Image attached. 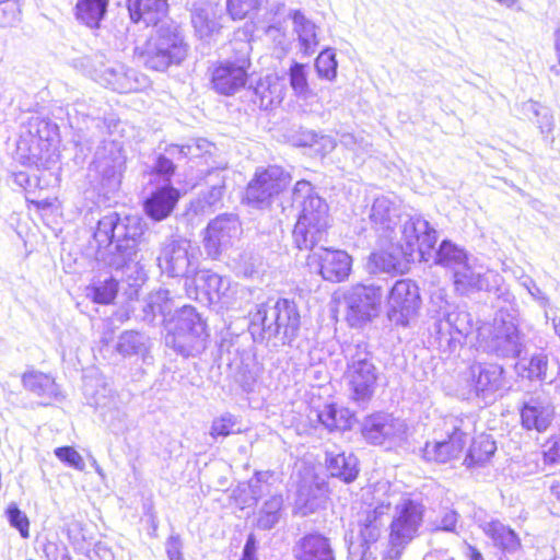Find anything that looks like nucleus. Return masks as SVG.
I'll list each match as a JSON object with an SVG mask.
<instances>
[{"label":"nucleus","mask_w":560,"mask_h":560,"mask_svg":"<svg viewBox=\"0 0 560 560\" xmlns=\"http://www.w3.org/2000/svg\"><path fill=\"white\" fill-rule=\"evenodd\" d=\"M142 234L139 218L115 211L104 214L93 232L96 260L126 273L128 278L139 279L142 273L139 254Z\"/></svg>","instance_id":"obj_1"},{"label":"nucleus","mask_w":560,"mask_h":560,"mask_svg":"<svg viewBox=\"0 0 560 560\" xmlns=\"http://www.w3.org/2000/svg\"><path fill=\"white\" fill-rule=\"evenodd\" d=\"M293 201L301 208L293 230L294 243L300 249H313L327 233L328 205L314 192L312 184L307 180H299L295 184Z\"/></svg>","instance_id":"obj_2"},{"label":"nucleus","mask_w":560,"mask_h":560,"mask_svg":"<svg viewBox=\"0 0 560 560\" xmlns=\"http://www.w3.org/2000/svg\"><path fill=\"white\" fill-rule=\"evenodd\" d=\"M26 129L18 141V160L24 165L37 168H49L56 164L59 159L57 126L38 116H32Z\"/></svg>","instance_id":"obj_3"},{"label":"nucleus","mask_w":560,"mask_h":560,"mask_svg":"<svg viewBox=\"0 0 560 560\" xmlns=\"http://www.w3.org/2000/svg\"><path fill=\"white\" fill-rule=\"evenodd\" d=\"M137 51L148 68L164 71L186 58L188 45L177 25L163 23L142 46L137 47Z\"/></svg>","instance_id":"obj_4"},{"label":"nucleus","mask_w":560,"mask_h":560,"mask_svg":"<svg viewBox=\"0 0 560 560\" xmlns=\"http://www.w3.org/2000/svg\"><path fill=\"white\" fill-rule=\"evenodd\" d=\"M395 513L390 523L389 549L383 560H398L404 548L418 535L423 522L424 506L409 497L389 493Z\"/></svg>","instance_id":"obj_5"},{"label":"nucleus","mask_w":560,"mask_h":560,"mask_svg":"<svg viewBox=\"0 0 560 560\" xmlns=\"http://www.w3.org/2000/svg\"><path fill=\"white\" fill-rule=\"evenodd\" d=\"M166 345L183 357H195L206 349V324L192 306L185 305L168 323Z\"/></svg>","instance_id":"obj_6"},{"label":"nucleus","mask_w":560,"mask_h":560,"mask_svg":"<svg viewBox=\"0 0 560 560\" xmlns=\"http://www.w3.org/2000/svg\"><path fill=\"white\" fill-rule=\"evenodd\" d=\"M347 359L345 381L350 397L359 402H368L375 393L378 371L365 345H349L343 350Z\"/></svg>","instance_id":"obj_7"},{"label":"nucleus","mask_w":560,"mask_h":560,"mask_svg":"<svg viewBox=\"0 0 560 560\" xmlns=\"http://www.w3.org/2000/svg\"><path fill=\"white\" fill-rule=\"evenodd\" d=\"M454 291L459 295H469L475 292L486 291L494 293L504 302L514 300L513 294L504 285L503 277L491 269H485L471 257L452 275H450Z\"/></svg>","instance_id":"obj_8"},{"label":"nucleus","mask_w":560,"mask_h":560,"mask_svg":"<svg viewBox=\"0 0 560 560\" xmlns=\"http://www.w3.org/2000/svg\"><path fill=\"white\" fill-rule=\"evenodd\" d=\"M388 241L399 244L412 258L418 253L420 260L429 261L438 242V233L421 215H406Z\"/></svg>","instance_id":"obj_9"},{"label":"nucleus","mask_w":560,"mask_h":560,"mask_svg":"<svg viewBox=\"0 0 560 560\" xmlns=\"http://www.w3.org/2000/svg\"><path fill=\"white\" fill-rule=\"evenodd\" d=\"M250 45L245 40L233 43L235 56L220 62L212 72L213 89L223 95H233L245 86L250 67Z\"/></svg>","instance_id":"obj_10"},{"label":"nucleus","mask_w":560,"mask_h":560,"mask_svg":"<svg viewBox=\"0 0 560 560\" xmlns=\"http://www.w3.org/2000/svg\"><path fill=\"white\" fill-rule=\"evenodd\" d=\"M158 266L170 277H185L191 281L198 268V248L185 238H172L163 243Z\"/></svg>","instance_id":"obj_11"},{"label":"nucleus","mask_w":560,"mask_h":560,"mask_svg":"<svg viewBox=\"0 0 560 560\" xmlns=\"http://www.w3.org/2000/svg\"><path fill=\"white\" fill-rule=\"evenodd\" d=\"M186 293L189 298L199 300V293L210 304L230 305L237 293V283L210 270H201L192 277L191 281H185Z\"/></svg>","instance_id":"obj_12"},{"label":"nucleus","mask_w":560,"mask_h":560,"mask_svg":"<svg viewBox=\"0 0 560 560\" xmlns=\"http://www.w3.org/2000/svg\"><path fill=\"white\" fill-rule=\"evenodd\" d=\"M291 183V176L280 166L257 168L246 188V200L255 208H266L275 196L282 192Z\"/></svg>","instance_id":"obj_13"},{"label":"nucleus","mask_w":560,"mask_h":560,"mask_svg":"<svg viewBox=\"0 0 560 560\" xmlns=\"http://www.w3.org/2000/svg\"><path fill=\"white\" fill-rule=\"evenodd\" d=\"M362 434L369 443L390 450L407 442L408 425L393 415L375 413L365 419Z\"/></svg>","instance_id":"obj_14"},{"label":"nucleus","mask_w":560,"mask_h":560,"mask_svg":"<svg viewBox=\"0 0 560 560\" xmlns=\"http://www.w3.org/2000/svg\"><path fill=\"white\" fill-rule=\"evenodd\" d=\"M421 304L418 285L409 280H398L387 298V317L397 326L406 327L413 320Z\"/></svg>","instance_id":"obj_15"},{"label":"nucleus","mask_w":560,"mask_h":560,"mask_svg":"<svg viewBox=\"0 0 560 560\" xmlns=\"http://www.w3.org/2000/svg\"><path fill=\"white\" fill-rule=\"evenodd\" d=\"M383 292L380 287L358 284L345 294L347 319L351 326H358L377 316Z\"/></svg>","instance_id":"obj_16"},{"label":"nucleus","mask_w":560,"mask_h":560,"mask_svg":"<svg viewBox=\"0 0 560 560\" xmlns=\"http://www.w3.org/2000/svg\"><path fill=\"white\" fill-rule=\"evenodd\" d=\"M90 74L100 84L119 93L138 90L135 72L118 61H110L104 55H95L90 62Z\"/></svg>","instance_id":"obj_17"},{"label":"nucleus","mask_w":560,"mask_h":560,"mask_svg":"<svg viewBox=\"0 0 560 560\" xmlns=\"http://www.w3.org/2000/svg\"><path fill=\"white\" fill-rule=\"evenodd\" d=\"M469 392L483 400H493L505 388L504 370L494 363H476L464 374Z\"/></svg>","instance_id":"obj_18"},{"label":"nucleus","mask_w":560,"mask_h":560,"mask_svg":"<svg viewBox=\"0 0 560 560\" xmlns=\"http://www.w3.org/2000/svg\"><path fill=\"white\" fill-rule=\"evenodd\" d=\"M452 431L447 440L427 442L423 447V458L428 462L447 463L457 458L469 440L467 431L469 422L464 419L451 418Z\"/></svg>","instance_id":"obj_19"},{"label":"nucleus","mask_w":560,"mask_h":560,"mask_svg":"<svg viewBox=\"0 0 560 560\" xmlns=\"http://www.w3.org/2000/svg\"><path fill=\"white\" fill-rule=\"evenodd\" d=\"M490 348L498 355L505 358L517 357L522 351L515 317L503 310H500L493 318Z\"/></svg>","instance_id":"obj_20"},{"label":"nucleus","mask_w":560,"mask_h":560,"mask_svg":"<svg viewBox=\"0 0 560 560\" xmlns=\"http://www.w3.org/2000/svg\"><path fill=\"white\" fill-rule=\"evenodd\" d=\"M126 156L122 148L115 141L105 142L96 151L93 165L101 175L103 185L110 191L116 190L121 180Z\"/></svg>","instance_id":"obj_21"},{"label":"nucleus","mask_w":560,"mask_h":560,"mask_svg":"<svg viewBox=\"0 0 560 560\" xmlns=\"http://www.w3.org/2000/svg\"><path fill=\"white\" fill-rule=\"evenodd\" d=\"M401 206L400 198L394 194L381 195L374 199L370 220L380 233V238L388 241L394 234L398 223L402 221Z\"/></svg>","instance_id":"obj_22"},{"label":"nucleus","mask_w":560,"mask_h":560,"mask_svg":"<svg viewBox=\"0 0 560 560\" xmlns=\"http://www.w3.org/2000/svg\"><path fill=\"white\" fill-rule=\"evenodd\" d=\"M241 231V223L235 214H221L210 221L203 238L208 255L219 256L232 243V240L238 237Z\"/></svg>","instance_id":"obj_23"},{"label":"nucleus","mask_w":560,"mask_h":560,"mask_svg":"<svg viewBox=\"0 0 560 560\" xmlns=\"http://www.w3.org/2000/svg\"><path fill=\"white\" fill-rule=\"evenodd\" d=\"M436 328L440 342L445 341L450 348L454 349L456 345H460L472 332L474 323L467 311L456 306L452 313L446 315L444 320L438 323Z\"/></svg>","instance_id":"obj_24"},{"label":"nucleus","mask_w":560,"mask_h":560,"mask_svg":"<svg viewBox=\"0 0 560 560\" xmlns=\"http://www.w3.org/2000/svg\"><path fill=\"white\" fill-rule=\"evenodd\" d=\"M312 259L318 261L319 273L325 280L330 282L346 280L351 270V257L343 250L320 247L313 253Z\"/></svg>","instance_id":"obj_25"},{"label":"nucleus","mask_w":560,"mask_h":560,"mask_svg":"<svg viewBox=\"0 0 560 560\" xmlns=\"http://www.w3.org/2000/svg\"><path fill=\"white\" fill-rule=\"evenodd\" d=\"M553 416L552 404L542 397H530L521 408V422L526 430L546 431Z\"/></svg>","instance_id":"obj_26"},{"label":"nucleus","mask_w":560,"mask_h":560,"mask_svg":"<svg viewBox=\"0 0 560 560\" xmlns=\"http://www.w3.org/2000/svg\"><path fill=\"white\" fill-rule=\"evenodd\" d=\"M276 314V301L256 305L255 311L249 315V331L255 340L262 341L279 336Z\"/></svg>","instance_id":"obj_27"},{"label":"nucleus","mask_w":560,"mask_h":560,"mask_svg":"<svg viewBox=\"0 0 560 560\" xmlns=\"http://www.w3.org/2000/svg\"><path fill=\"white\" fill-rule=\"evenodd\" d=\"M293 555L296 560H336L330 540L318 533L300 538L293 548Z\"/></svg>","instance_id":"obj_28"},{"label":"nucleus","mask_w":560,"mask_h":560,"mask_svg":"<svg viewBox=\"0 0 560 560\" xmlns=\"http://www.w3.org/2000/svg\"><path fill=\"white\" fill-rule=\"evenodd\" d=\"M393 501H381L374 509L359 516V535L363 545L374 544L382 535L384 517L388 514Z\"/></svg>","instance_id":"obj_29"},{"label":"nucleus","mask_w":560,"mask_h":560,"mask_svg":"<svg viewBox=\"0 0 560 560\" xmlns=\"http://www.w3.org/2000/svg\"><path fill=\"white\" fill-rule=\"evenodd\" d=\"M179 199V191L170 186L156 188L144 201L145 214L154 221L166 219L174 210Z\"/></svg>","instance_id":"obj_30"},{"label":"nucleus","mask_w":560,"mask_h":560,"mask_svg":"<svg viewBox=\"0 0 560 560\" xmlns=\"http://www.w3.org/2000/svg\"><path fill=\"white\" fill-rule=\"evenodd\" d=\"M384 247L378 253H373L371 258L375 267L384 272H399L404 273L407 265L413 260L410 255H407L399 244H392L389 241L380 238Z\"/></svg>","instance_id":"obj_31"},{"label":"nucleus","mask_w":560,"mask_h":560,"mask_svg":"<svg viewBox=\"0 0 560 560\" xmlns=\"http://www.w3.org/2000/svg\"><path fill=\"white\" fill-rule=\"evenodd\" d=\"M191 24L196 35L203 40L213 38L222 27L219 22L217 8L208 1H202L194 7L191 10Z\"/></svg>","instance_id":"obj_32"},{"label":"nucleus","mask_w":560,"mask_h":560,"mask_svg":"<svg viewBox=\"0 0 560 560\" xmlns=\"http://www.w3.org/2000/svg\"><path fill=\"white\" fill-rule=\"evenodd\" d=\"M276 318L279 336L283 343L295 339L301 326V317L296 304L288 299L276 301Z\"/></svg>","instance_id":"obj_33"},{"label":"nucleus","mask_w":560,"mask_h":560,"mask_svg":"<svg viewBox=\"0 0 560 560\" xmlns=\"http://www.w3.org/2000/svg\"><path fill=\"white\" fill-rule=\"evenodd\" d=\"M166 0H128V10L132 21L143 22L147 26L156 25L167 13Z\"/></svg>","instance_id":"obj_34"},{"label":"nucleus","mask_w":560,"mask_h":560,"mask_svg":"<svg viewBox=\"0 0 560 560\" xmlns=\"http://www.w3.org/2000/svg\"><path fill=\"white\" fill-rule=\"evenodd\" d=\"M471 257L465 248L447 240H444L431 256L434 264L444 268L448 275H452Z\"/></svg>","instance_id":"obj_35"},{"label":"nucleus","mask_w":560,"mask_h":560,"mask_svg":"<svg viewBox=\"0 0 560 560\" xmlns=\"http://www.w3.org/2000/svg\"><path fill=\"white\" fill-rule=\"evenodd\" d=\"M483 530L503 551L513 553L521 549V539L516 533L501 522H490L485 525Z\"/></svg>","instance_id":"obj_36"},{"label":"nucleus","mask_w":560,"mask_h":560,"mask_svg":"<svg viewBox=\"0 0 560 560\" xmlns=\"http://www.w3.org/2000/svg\"><path fill=\"white\" fill-rule=\"evenodd\" d=\"M326 467L332 477L346 482H351L358 475L357 458L352 455L346 456L345 453L326 452Z\"/></svg>","instance_id":"obj_37"},{"label":"nucleus","mask_w":560,"mask_h":560,"mask_svg":"<svg viewBox=\"0 0 560 560\" xmlns=\"http://www.w3.org/2000/svg\"><path fill=\"white\" fill-rule=\"evenodd\" d=\"M524 113H530L536 117V126L540 131L542 139L550 144L555 142L553 130L556 127L552 112L538 102L527 101L523 104Z\"/></svg>","instance_id":"obj_38"},{"label":"nucleus","mask_w":560,"mask_h":560,"mask_svg":"<svg viewBox=\"0 0 560 560\" xmlns=\"http://www.w3.org/2000/svg\"><path fill=\"white\" fill-rule=\"evenodd\" d=\"M292 19L294 32L298 34L303 52L305 55L314 54L318 45L315 24L300 11H294Z\"/></svg>","instance_id":"obj_39"},{"label":"nucleus","mask_w":560,"mask_h":560,"mask_svg":"<svg viewBox=\"0 0 560 560\" xmlns=\"http://www.w3.org/2000/svg\"><path fill=\"white\" fill-rule=\"evenodd\" d=\"M283 498L273 494L266 500L258 511L256 525L258 528L269 530L273 528L283 516Z\"/></svg>","instance_id":"obj_40"},{"label":"nucleus","mask_w":560,"mask_h":560,"mask_svg":"<svg viewBox=\"0 0 560 560\" xmlns=\"http://www.w3.org/2000/svg\"><path fill=\"white\" fill-rule=\"evenodd\" d=\"M107 4L108 0H78L75 16L91 28L98 27L106 13Z\"/></svg>","instance_id":"obj_41"},{"label":"nucleus","mask_w":560,"mask_h":560,"mask_svg":"<svg viewBox=\"0 0 560 560\" xmlns=\"http://www.w3.org/2000/svg\"><path fill=\"white\" fill-rule=\"evenodd\" d=\"M23 386L39 397H52L57 394V386L52 377L37 372L27 371L22 375Z\"/></svg>","instance_id":"obj_42"},{"label":"nucleus","mask_w":560,"mask_h":560,"mask_svg":"<svg viewBox=\"0 0 560 560\" xmlns=\"http://www.w3.org/2000/svg\"><path fill=\"white\" fill-rule=\"evenodd\" d=\"M318 421L328 430H346L351 427V416L348 410L327 405L317 412Z\"/></svg>","instance_id":"obj_43"},{"label":"nucleus","mask_w":560,"mask_h":560,"mask_svg":"<svg viewBox=\"0 0 560 560\" xmlns=\"http://www.w3.org/2000/svg\"><path fill=\"white\" fill-rule=\"evenodd\" d=\"M517 368L523 371L522 375L530 381L544 382L549 377L548 355L544 351L532 354L528 361H520Z\"/></svg>","instance_id":"obj_44"},{"label":"nucleus","mask_w":560,"mask_h":560,"mask_svg":"<svg viewBox=\"0 0 560 560\" xmlns=\"http://www.w3.org/2000/svg\"><path fill=\"white\" fill-rule=\"evenodd\" d=\"M118 282L114 278L97 281L86 288V296L98 304H109L116 298Z\"/></svg>","instance_id":"obj_45"},{"label":"nucleus","mask_w":560,"mask_h":560,"mask_svg":"<svg viewBox=\"0 0 560 560\" xmlns=\"http://www.w3.org/2000/svg\"><path fill=\"white\" fill-rule=\"evenodd\" d=\"M495 450V442L490 436L480 435L472 441L467 459L474 464H482L494 454Z\"/></svg>","instance_id":"obj_46"},{"label":"nucleus","mask_w":560,"mask_h":560,"mask_svg":"<svg viewBox=\"0 0 560 560\" xmlns=\"http://www.w3.org/2000/svg\"><path fill=\"white\" fill-rule=\"evenodd\" d=\"M116 350L124 357H130L144 350V337L136 331H125L120 335Z\"/></svg>","instance_id":"obj_47"},{"label":"nucleus","mask_w":560,"mask_h":560,"mask_svg":"<svg viewBox=\"0 0 560 560\" xmlns=\"http://www.w3.org/2000/svg\"><path fill=\"white\" fill-rule=\"evenodd\" d=\"M237 418L230 412H225L220 417L213 419L210 428V435L213 439H218L240 433L241 429L237 428Z\"/></svg>","instance_id":"obj_48"},{"label":"nucleus","mask_w":560,"mask_h":560,"mask_svg":"<svg viewBox=\"0 0 560 560\" xmlns=\"http://www.w3.org/2000/svg\"><path fill=\"white\" fill-rule=\"evenodd\" d=\"M211 147L206 139H195L185 145L172 144L166 149V153L171 156H199L202 153H210Z\"/></svg>","instance_id":"obj_49"},{"label":"nucleus","mask_w":560,"mask_h":560,"mask_svg":"<svg viewBox=\"0 0 560 560\" xmlns=\"http://www.w3.org/2000/svg\"><path fill=\"white\" fill-rule=\"evenodd\" d=\"M261 0H226V9L233 20H243L256 12Z\"/></svg>","instance_id":"obj_50"},{"label":"nucleus","mask_w":560,"mask_h":560,"mask_svg":"<svg viewBox=\"0 0 560 560\" xmlns=\"http://www.w3.org/2000/svg\"><path fill=\"white\" fill-rule=\"evenodd\" d=\"M456 306L451 304L447 300V293L445 289H436L431 294V301H430V312L434 314L435 317L439 318L438 323L440 320H444L446 318V315L452 313V311Z\"/></svg>","instance_id":"obj_51"},{"label":"nucleus","mask_w":560,"mask_h":560,"mask_svg":"<svg viewBox=\"0 0 560 560\" xmlns=\"http://www.w3.org/2000/svg\"><path fill=\"white\" fill-rule=\"evenodd\" d=\"M318 75L327 80H332L337 74L336 55L331 49L322 51L315 61Z\"/></svg>","instance_id":"obj_52"},{"label":"nucleus","mask_w":560,"mask_h":560,"mask_svg":"<svg viewBox=\"0 0 560 560\" xmlns=\"http://www.w3.org/2000/svg\"><path fill=\"white\" fill-rule=\"evenodd\" d=\"M55 455L60 462L65 463L69 467L79 471H83L85 469L83 457L71 446L57 447L55 450Z\"/></svg>","instance_id":"obj_53"},{"label":"nucleus","mask_w":560,"mask_h":560,"mask_svg":"<svg viewBox=\"0 0 560 560\" xmlns=\"http://www.w3.org/2000/svg\"><path fill=\"white\" fill-rule=\"evenodd\" d=\"M7 516L10 525L16 528L23 538H27L30 522L25 513L16 504L11 503L7 509Z\"/></svg>","instance_id":"obj_54"},{"label":"nucleus","mask_w":560,"mask_h":560,"mask_svg":"<svg viewBox=\"0 0 560 560\" xmlns=\"http://www.w3.org/2000/svg\"><path fill=\"white\" fill-rule=\"evenodd\" d=\"M290 83L295 93L302 95L307 92V73L306 67L302 63L294 62L290 68Z\"/></svg>","instance_id":"obj_55"},{"label":"nucleus","mask_w":560,"mask_h":560,"mask_svg":"<svg viewBox=\"0 0 560 560\" xmlns=\"http://www.w3.org/2000/svg\"><path fill=\"white\" fill-rule=\"evenodd\" d=\"M149 298V306L158 310L159 314L166 316L171 313L173 307V302L171 299V293L168 290L160 289L155 292H152L148 295Z\"/></svg>","instance_id":"obj_56"},{"label":"nucleus","mask_w":560,"mask_h":560,"mask_svg":"<svg viewBox=\"0 0 560 560\" xmlns=\"http://www.w3.org/2000/svg\"><path fill=\"white\" fill-rule=\"evenodd\" d=\"M459 515L456 511L445 509L441 515L432 523V530H443L455 533L458 524Z\"/></svg>","instance_id":"obj_57"},{"label":"nucleus","mask_w":560,"mask_h":560,"mask_svg":"<svg viewBox=\"0 0 560 560\" xmlns=\"http://www.w3.org/2000/svg\"><path fill=\"white\" fill-rule=\"evenodd\" d=\"M256 94L260 95V105L265 106L266 108L272 106L276 103H280L282 100L281 89L278 84L267 85L266 83L261 82L256 88Z\"/></svg>","instance_id":"obj_58"},{"label":"nucleus","mask_w":560,"mask_h":560,"mask_svg":"<svg viewBox=\"0 0 560 560\" xmlns=\"http://www.w3.org/2000/svg\"><path fill=\"white\" fill-rule=\"evenodd\" d=\"M340 143L353 151H368L371 147V142L365 137L355 136L350 132H345L340 136Z\"/></svg>","instance_id":"obj_59"},{"label":"nucleus","mask_w":560,"mask_h":560,"mask_svg":"<svg viewBox=\"0 0 560 560\" xmlns=\"http://www.w3.org/2000/svg\"><path fill=\"white\" fill-rule=\"evenodd\" d=\"M19 5L14 0L0 1V25L8 26L15 22Z\"/></svg>","instance_id":"obj_60"},{"label":"nucleus","mask_w":560,"mask_h":560,"mask_svg":"<svg viewBox=\"0 0 560 560\" xmlns=\"http://www.w3.org/2000/svg\"><path fill=\"white\" fill-rule=\"evenodd\" d=\"M520 283L524 287L527 292L538 301L540 304L546 305L548 303V298L546 294L537 287L536 282L528 276H525L523 272L518 277Z\"/></svg>","instance_id":"obj_61"},{"label":"nucleus","mask_w":560,"mask_h":560,"mask_svg":"<svg viewBox=\"0 0 560 560\" xmlns=\"http://www.w3.org/2000/svg\"><path fill=\"white\" fill-rule=\"evenodd\" d=\"M171 158H172L171 155H170V158L166 155H160L156 159V162L154 164V171L158 174L170 177L174 173V170H175V165Z\"/></svg>","instance_id":"obj_62"},{"label":"nucleus","mask_w":560,"mask_h":560,"mask_svg":"<svg viewBox=\"0 0 560 560\" xmlns=\"http://www.w3.org/2000/svg\"><path fill=\"white\" fill-rule=\"evenodd\" d=\"M319 506L316 500H306L303 493H300L295 502L296 512L305 516L313 513Z\"/></svg>","instance_id":"obj_63"},{"label":"nucleus","mask_w":560,"mask_h":560,"mask_svg":"<svg viewBox=\"0 0 560 560\" xmlns=\"http://www.w3.org/2000/svg\"><path fill=\"white\" fill-rule=\"evenodd\" d=\"M166 552L170 560H182L180 541L177 537H171L167 540Z\"/></svg>","instance_id":"obj_64"}]
</instances>
